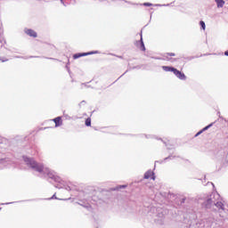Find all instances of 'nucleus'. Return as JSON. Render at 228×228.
I'll list each match as a JSON object with an SVG mask.
<instances>
[{
    "instance_id": "obj_2",
    "label": "nucleus",
    "mask_w": 228,
    "mask_h": 228,
    "mask_svg": "<svg viewBox=\"0 0 228 228\" xmlns=\"http://www.w3.org/2000/svg\"><path fill=\"white\" fill-rule=\"evenodd\" d=\"M162 69L165 72H173V74H175V76H176V77H178V79H181L182 81L186 80V75H184V73L179 71V69H177L174 67L162 66Z\"/></svg>"
},
{
    "instance_id": "obj_16",
    "label": "nucleus",
    "mask_w": 228,
    "mask_h": 228,
    "mask_svg": "<svg viewBox=\"0 0 228 228\" xmlns=\"http://www.w3.org/2000/svg\"><path fill=\"white\" fill-rule=\"evenodd\" d=\"M224 55L228 56V51L224 52Z\"/></svg>"
},
{
    "instance_id": "obj_4",
    "label": "nucleus",
    "mask_w": 228,
    "mask_h": 228,
    "mask_svg": "<svg viewBox=\"0 0 228 228\" xmlns=\"http://www.w3.org/2000/svg\"><path fill=\"white\" fill-rule=\"evenodd\" d=\"M25 33L26 35H28V37H32L33 38H37V32H35V30L31 28L25 29Z\"/></svg>"
},
{
    "instance_id": "obj_8",
    "label": "nucleus",
    "mask_w": 228,
    "mask_h": 228,
    "mask_svg": "<svg viewBox=\"0 0 228 228\" xmlns=\"http://www.w3.org/2000/svg\"><path fill=\"white\" fill-rule=\"evenodd\" d=\"M172 56H175V53H167L164 54V58L165 60H167V61H172Z\"/></svg>"
},
{
    "instance_id": "obj_3",
    "label": "nucleus",
    "mask_w": 228,
    "mask_h": 228,
    "mask_svg": "<svg viewBox=\"0 0 228 228\" xmlns=\"http://www.w3.org/2000/svg\"><path fill=\"white\" fill-rule=\"evenodd\" d=\"M97 51L95 52H88V53H75L73 55V60H77V58H81L83 56H90V54H97Z\"/></svg>"
},
{
    "instance_id": "obj_1",
    "label": "nucleus",
    "mask_w": 228,
    "mask_h": 228,
    "mask_svg": "<svg viewBox=\"0 0 228 228\" xmlns=\"http://www.w3.org/2000/svg\"><path fill=\"white\" fill-rule=\"evenodd\" d=\"M23 159L25 163H27L28 167H29L30 168H33L34 170L39 173L44 172V165L38 164L37 160L29 159L28 157H24Z\"/></svg>"
},
{
    "instance_id": "obj_11",
    "label": "nucleus",
    "mask_w": 228,
    "mask_h": 228,
    "mask_svg": "<svg viewBox=\"0 0 228 228\" xmlns=\"http://www.w3.org/2000/svg\"><path fill=\"white\" fill-rule=\"evenodd\" d=\"M216 207L218 208V209H221L222 211H224V203H222L221 201H217L216 203Z\"/></svg>"
},
{
    "instance_id": "obj_7",
    "label": "nucleus",
    "mask_w": 228,
    "mask_h": 228,
    "mask_svg": "<svg viewBox=\"0 0 228 228\" xmlns=\"http://www.w3.org/2000/svg\"><path fill=\"white\" fill-rule=\"evenodd\" d=\"M136 45L140 49V51H145V45L143 44V38L141 37V40L136 42Z\"/></svg>"
},
{
    "instance_id": "obj_5",
    "label": "nucleus",
    "mask_w": 228,
    "mask_h": 228,
    "mask_svg": "<svg viewBox=\"0 0 228 228\" xmlns=\"http://www.w3.org/2000/svg\"><path fill=\"white\" fill-rule=\"evenodd\" d=\"M53 121L55 124V127H60V126L63 125V120L61 119V117H57L53 118Z\"/></svg>"
},
{
    "instance_id": "obj_6",
    "label": "nucleus",
    "mask_w": 228,
    "mask_h": 228,
    "mask_svg": "<svg viewBox=\"0 0 228 228\" xmlns=\"http://www.w3.org/2000/svg\"><path fill=\"white\" fill-rule=\"evenodd\" d=\"M151 177L153 181L156 180V176H154V172L148 171L144 174V179H151Z\"/></svg>"
},
{
    "instance_id": "obj_13",
    "label": "nucleus",
    "mask_w": 228,
    "mask_h": 228,
    "mask_svg": "<svg viewBox=\"0 0 228 228\" xmlns=\"http://www.w3.org/2000/svg\"><path fill=\"white\" fill-rule=\"evenodd\" d=\"M200 26H201L203 30H206V23L204 21H200Z\"/></svg>"
},
{
    "instance_id": "obj_10",
    "label": "nucleus",
    "mask_w": 228,
    "mask_h": 228,
    "mask_svg": "<svg viewBox=\"0 0 228 228\" xmlns=\"http://www.w3.org/2000/svg\"><path fill=\"white\" fill-rule=\"evenodd\" d=\"M216 3L217 4L218 8H224V5L225 4L224 0H216Z\"/></svg>"
},
{
    "instance_id": "obj_9",
    "label": "nucleus",
    "mask_w": 228,
    "mask_h": 228,
    "mask_svg": "<svg viewBox=\"0 0 228 228\" xmlns=\"http://www.w3.org/2000/svg\"><path fill=\"white\" fill-rule=\"evenodd\" d=\"M212 126H213V124H210V125L205 126L202 130L198 132L195 136H199V134H202V133H204V131H208V129H209V127H211Z\"/></svg>"
},
{
    "instance_id": "obj_12",
    "label": "nucleus",
    "mask_w": 228,
    "mask_h": 228,
    "mask_svg": "<svg viewBox=\"0 0 228 228\" xmlns=\"http://www.w3.org/2000/svg\"><path fill=\"white\" fill-rule=\"evenodd\" d=\"M85 125H86L87 127H90V126H92V118H87L86 119Z\"/></svg>"
},
{
    "instance_id": "obj_15",
    "label": "nucleus",
    "mask_w": 228,
    "mask_h": 228,
    "mask_svg": "<svg viewBox=\"0 0 228 228\" xmlns=\"http://www.w3.org/2000/svg\"><path fill=\"white\" fill-rule=\"evenodd\" d=\"M0 61H2V63H4V61H8V59H4V60L0 59Z\"/></svg>"
},
{
    "instance_id": "obj_17",
    "label": "nucleus",
    "mask_w": 228,
    "mask_h": 228,
    "mask_svg": "<svg viewBox=\"0 0 228 228\" xmlns=\"http://www.w3.org/2000/svg\"><path fill=\"white\" fill-rule=\"evenodd\" d=\"M226 163H228V153L226 155Z\"/></svg>"
},
{
    "instance_id": "obj_14",
    "label": "nucleus",
    "mask_w": 228,
    "mask_h": 228,
    "mask_svg": "<svg viewBox=\"0 0 228 228\" xmlns=\"http://www.w3.org/2000/svg\"><path fill=\"white\" fill-rule=\"evenodd\" d=\"M143 6H152V4H151V3H144Z\"/></svg>"
}]
</instances>
